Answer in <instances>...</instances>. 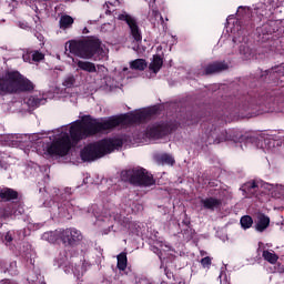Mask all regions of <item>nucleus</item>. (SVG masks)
I'll return each mask as SVG.
<instances>
[{
    "instance_id": "1",
    "label": "nucleus",
    "mask_w": 284,
    "mask_h": 284,
    "mask_svg": "<svg viewBox=\"0 0 284 284\" xmlns=\"http://www.w3.org/2000/svg\"><path fill=\"white\" fill-rule=\"evenodd\" d=\"M116 128V120L114 115L109 116L106 120L93 118L92 115H83L81 120H77L69 130V134H64L51 142L47 148V152L50 156H68L70 150H72L73 143H79L90 136H97L101 132L108 130H114Z\"/></svg>"
},
{
    "instance_id": "2",
    "label": "nucleus",
    "mask_w": 284,
    "mask_h": 284,
    "mask_svg": "<svg viewBox=\"0 0 284 284\" xmlns=\"http://www.w3.org/2000/svg\"><path fill=\"white\" fill-rule=\"evenodd\" d=\"M272 14L273 12L271 9H267V7H261L253 11H246L242 17L239 14L237 21L242 30H252L262 21H266L261 27L256 28L257 34L266 37L278 32V22H276V20H267Z\"/></svg>"
},
{
    "instance_id": "3",
    "label": "nucleus",
    "mask_w": 284,
    "mask_h": 284,
    "mask_svg": "<svg viewBox=\"0 0 284 284\" xmlns=\"http://www.w3.org/2000/svg\"><path fill=\"white\" fill-rule=\"evenodd\" d=\"M123 148V140L119 138L102 139L98 142L89 143L81 152L80 158L84 163L97 161V159H103L105 154H112L114 150Z\"/></svg>"
},
{
    "instance_id": "4",
    "label": "nucleus",
    "mask_w": 284,
    "mask_h": 284,
    "mask_svg": "<svg viewBox=\"0 0 284 284\" xmlns=\"http://www.w3.org/2000/svg\"><path fill=\"white\" fill-rule=\"evenodd\" d=\"M32 90H34V83L17 70L7 71L6 74L0 78V97L32 92Z\"/></svg>"
},
{
    "instance_id": "5",
    "label": "nucleus",
    "mask_w": 284,
    "mask_h": 284,
    "mask_svg": "<svg viewBox=\"0 0 284 284\" xmlns=\"http://www.w3.org/2000/svg\"><path fill=\"white\" fill-rule=\"evenodd\" d=\"M102 42L98 38H88L79 41H71L69 43V52L80 59H93V61H101L103 59Z\"/></svg>"
},
{
    "instance_id": "6",
    "label": "nucleus",
    "mask_w": 284,
    "mask_h": 284,
    "mask_svg": "<svg viewBox=\"0 0 284 284\" xmlns=\"http://www.w3.org/2000/svg\"><path fill=\"white\" fill-rule=\"evenodd\" d=\"M120 178L123 183H130L135 187H151L156 183L154 175L141 166L122 171Z\"/></svg>"
},
{
    "instance_id": "7",
    "label": "nucleus",
    "mask_w": 284,
    "mask_h": 284,
    "mask_svg": "<svg viewBox=\"0 0 284 284\" xmlns=\"http://www.w3.org/2000/svg\"><path fill=\"white\" fill-rule=\"evenodd\" d=\"M159 112V109L153 108L146 111H140L136 113H125L121 115H114L115 119V128L119 125H134V123H145L148 119H151Z\"/></svg>"
},
{
    "instance_id": "8",
    "label": "nucleus",
    "mask_w": 284,
    "mask_h": 284,
    "mask_svg": "<svg viewBox=\"0 0 284 284\" xmlns=\"http://www.w3.org/2000/svg\"><path fill=\"white\" fill-rule=\"evenodd\" d=\"M202 128L205 130L209 143L219 144L224 143V141H234V138H232L226 130L221 131V129H217L214 124L211 125V129H206L207 123H203Z\"/></svg>"
},
{
    "instance_id": "9",
    "label": "nucleus",
    "mask_w": 284,
    "mask_h": 284,
    "mask_svg": "<svg viewBox=\"0 0 284 284\" xmlns=\"http://www.w3.org/2000/svg\"><path fill=\"white\" fill-rule=\"evenodd\" d=\"M59 237L65 247H77L83 241L81 231L73 227L60 231Z\"/></svg>"
},
{
    "instance_id": "10",
    "label": "nucleus",
    "mask_w": 284,
    "mask_h": 284,
    "mask_svg": "<svg viewBox=\"0 0 284 284\" xmlns=\"http://www.w3.org/2000/svg\"><path fill=\"white\" fill-rule=\"evenodd\" d=\"M172 132V124L168 122H156L152 125H149L145 131V136L148 139H163V136H168Z\"/></svg>"
},
{
    "instance_id": "11",
    "label": "nucleus",
    "mask_w": 284,
    "mask_h": 284,
    "mask_svg": "<svg viewBox=\"0 0 284 284\" xmlns=\"http://www.w3.org/2000/svg\"><path fill=\"white\" fill-rule=\"evenodd\" d=\"M119 21H124L126 26H129L130 34L136 43H141L143 41V36L141 33V28H139V22L136 18L131 14L124 12L118 16Z\"/></svg>"
},
{
    "instance_id": "12",
    "label": "nucleus",
    "mask_w": 284,
    "mask_h": 284,
    "mask_svg": "<svg viewBox=\"0 0 284 284\" xmlns=\"http://www.w3.org/2000/svg\"><path fill=\"white\" fill-rule=\"evenodd\" d=\"M282 77H284L283 67H273L266 71H261L260 81H264L265 83H276Z\"/></svg>"
},
{
    "instance_id": "13",
    "label": "nucleus",
    "mask_w": 284,
    "mask_h": 284,
    "mask_svg": "<svg viewBox=\"0 0 284 284\" xmlns=\"http://www.w3.org/2000/svg\"><path fill=\"white\" fill-rule=\"evenodd\" d=\"M230 65L225 61H214L204 67L203 74L210 77L212 74H220V72H225L229 70Z\"/></svg>"
},
{
    "instance_id": "14",
    "label": "nucleus",
    "mask_w": 284,
    "mask_h": 284,
    "mask_svg": "<svg viewBox=\"0 0 284 284\" xmlns=\"http://www.w3.org/2000/svg\"><path fill=\"white\" fill-rule=\"evenodd\" d=\"M21 200V194L14 189L8 186H0V201L2 203H10V201Z\"/></svg>"
},
{
    "instance_id": "15",
    "label": "nucleus",
    "mask_w": 284,
    "mask_h": 284,
    "mask_svg": "<svg viewBox=\"0 0 284 284\" xmlns=\"http://www.w3.org/2000/svg\"><path fill=\"white\" fill-rule=\"evenodd\" d=\"M0 272L9 276H19L17 261L0 260Z\"/></svg>"
},
{
    "instance_id": "16",
    "label": "nucleus",
    "mask_w": 284,
    "mask_h": 284,
    "mask_svg": "<svg viewBox=\"0 0 284 284\" xmlns=\"http://www.w3.org/2000/svg\"><path fill=\"white\" fill-rule=\"evenodd\" d=\"M239 110H245V105L241 103L224 104L222 113H220V119H222V121H226L225 119L232 116V114H236Z\"/></svg>"
},
{
    "instance_id": "17",
    "label": "nucleus",
    "mask_w": 284,
    "mask_h": 284,
    "mask_svg": "<svg viewBox=\"0 0 284 284\" xmlns=\"http://www.w3.org/2000/svg\"><path fill=\"white\" fill-rule=\"evenodd\" d=\"M258 182L255 180L248 181L244 183L240 190L243 192V196L245 199H253V196H256V193L258 192Z\"/></svg>"
},
{
    "instance_id": "18",
    "label": "nucleus",
    "mask_w": 284,
    "mask_h": 284,
    "mask_svg": "<svg viewBox=\"0 0 284 284\" xmlns=\"http://www.w3.org/2000/svg\"><path fill=\"white\" fill-rule=\"evenodd\" d=\"M200 203L204 210H210V212H214V210H219L223 205V201L214 196L202 199Z\"/></svg>"
},
{
    "instance_id": "19",
    "label": "nucleus",
    "mask_w": 284,
    "mask_h": 284,
    "mask_svg": "<svg viewBox=\"0 0 284 284\" xmlns=\"http://www.w3.org/2000/svg\"><path fill=\"white\" fill-rule=\"evenodd\" d=\"M163 68V58L160 54H154L151 63L149 64L150 72L153 74H159Z\"/></svg>"
},
{
    "instance_id": "20",
    "label": "nucleus",
    "mask_w": 284,
    "mask_h": 284,
    "mask_svg": "<svg viewBox=\"0 0 284 284\" xmlns=\"http://www.w3.org/2000/svg\"><path fill=\"white\" fill-rule=\"evenodd\" d=\"M72 26H74V18H72V16L64 14L60 17V20H59L60 30H70Z\"/></svg>"
},
{
    "instance_id": "21",
    "label": "nucleus",
    "mask_w": 284,
    "mask_h": 284,
    "mask_svg": "<svg viewBox=\"0 0 284 284\" xmlns=\"http://www.w3.org/2000/svg\"><path fill=\"white\" fill-rule=\"evenodd\" d=\"M268 227H270V217L266 216L265 214L258 215L255 230L257 232H265V230Z\"/></svg>"
},
{
    "instance_id": "22",
    "label": "nucleus",
    "mask_w": 284,
    "mask_h": 284,
    "mask_svg": "<svg viewBox=\"0 0 284 284\" xmlns=\"http://www.w3.org/2000/svg\"><path fill=\"white\" fill-rule=\"evenodd\" d=\"M131 70H138V72H143L148 69V61L145 59H135L130 62Z\"/></svg>"
},
{
    "instance_id": "23",
    "label": "nucleus",
    "mask_w": 284,
    "mask_h": 284,
    "mask_svg": "<svg viewBox=\"0 0 284 284\" xmlns=\"http://www.w3.org/2000/svg\"><path fill=\"white\" fill-rule=\"evenodd\" d=\"M75 63L80 70H83V72H97V65L92 62L78 60Z\"/></svg>"
},
{
    "instance_id": "24",
    "label": "nucleus",
    "mask_w": 284,
    "mask_h": 284,
    "mask_svg": "<svg viewBox=\"0 0 284 284\" xmlns=\"http://www.w3.org/2000/svg\"><path fill=\"white\" fill-rule=\"evenodd\" d=\"M116 258H118V263H116L118 270H120V272H125V270H128V253L122 252L116 256Z\"/></svg>"
},
{
    "instance_id": "25",
    "label": "nucleus",
    "mask_w": 284,
    "mask_h": 284,
    "mask_svg": "<svg viewBox=\"0 0 284 284\" xmlns=\"http://www.w3.org/2000/svg\"><path fill=\"white\" fill-rule=\"evenodd\" d=\"M262 256L264 261H267V263H271V265H276L278 262V255L274 253V251H263Z\"/></svg>"
},
{
    "instance_id": "26",
    "label": "nucleus",
    "mask_w": 284,
    "mask_h": 284,
    "mask_svg": "<svg viewBox=\"0 0 284 284\" xmlns=\"http://www.w3.org/2000/svg\"><path fill=\"white\" fill-rule=\"evenodd\" d=\"M158 161L161 165H174L175 163L174 158L168 153L160 155Z\"/></svg>"
},
{
    "instance_id": "27",
    "label": "nucleus",
    "mask_w": 284,
    "mask_h": 284,
    "mask_svg": "<svg viewBox=\"0 0 284 284\" xmlns=\"http://www.w3.org/2000/svg\"><path fill=\"white\" fill-rule=\"evenodd\" d=\"M240 223L243 230H250V227H252V225L254 224V220L250 215H244L241 217Z\"/></svg>"
},
{
    "instance_id": "28",
    "label": "nucleus",
    "mask_w": 284,
    "mask_h": 284,
    "mask_svg": "<svg viewBox=\"0 0 284 284\" xmlns=\"http://www.w3.org/2000/svg\"><path fill=\"white\" fill-rule=\"evenodd\" d=\"M27 281L30 284H45V282L43 281V276H41V274L34 275V273H32L28 276Z\"/></svg>"
},
{
    "instance_id": "29",
    "label": "nucleus",
    "mask_w": 284,
    "mask_h": 284,
    "mask_svg": "<svg viewBox=\"0 0 284 284\" xmlns=\"http://www.w3.org/2000/svg\"><path fill=\"white\" fill-rule=\"evenodd\" d=\"M74 83H77V78L74 74H69L64 78L62 85L64 88H74Z\"/></svg>"
},
{
    "instance_id": "30",
    "label": "nucleus",
    "mask_w": 284,
    "mask_h": 284,
    "mask_svg": "<svg viewBox=\"0 0 284 284\" xmlns=\"http://www.w3.org/2000/svg\"><path fill=\"white\" fill-rule=\"evenodd\" d=\"M200 121H201V116H199V114L191 113L190 115H187L186 124L196 125V123H199Z\"/></svg>"
},
{
    "instance_id": "31",
    "label": "nucleus",
    "mask_w": 284,
    "mask_h": 284,
    "mask_svg": "<svg viewBox=\"0 0 284 284\" xmlns=\"http://www.w3.org/2000/svg\"><path fill=\"white\" fill-rule=\"evenodd\" d=\"M42 101H43L42 99L31 97L28 100V105H30L31 108H39Z\"/></svg>"
},
{
    "instance_id": "32",
    "label": "nucleus",
    "mask_w": 284,
    "mask_h": 284,
    "mask_svg": "<svg viewBox=\"0 0 284 284\" xmlns=\"http://www.w3.org/2000/svg\"><path fill=\"white\" fill-rule=\"evenodd\" d=\"M200 263L204 270H210V267H212V257L210 256L203 257L200 261Z\"/></svg>"
},
{
    "instance_id": "33",
    "label": "nucleus",
    "mask_w": 284,
    "mask_h": 284,
    "mask_svg": "<svg viewBox=\"0 0 284 284\" xmlns=\"http://www.w3.org/2000/svg\"><path fill=\"white\" fill-rule=\"evenodd\" d=\"M31 57L32 61H34L36 63H39L40 61H43V59H45V54L41 53L40 51H34Z\"/></svg>"
},
{
    "instance_id": "34",
    "label": "nucleus",
    "mask_w": 284,
    "mask_h": 284,
    "mask_svg": "<svg viewBox=\"0 0 284 284\" xmlns=\"http://www.w3.org/2000/svg\"><path fill=\"white\" fill-rule=\"evenodd\" d=\"M185 217L183 219L182 223L185 225L186 230H184V234L186 232H192V222L190 221V217H187V214L184 215Z\"/></svg>"
},
{
    "instance_id": "35",
    "label": "nucleus",
    "mask_w": 284,
    "mask_h": 284,
    "mask_svg": "<svg viewBox=\"0 0 284 284\" xmlns=\"http://www.w3.org/2000/svg\"><path fill=\"white\" fill-rule=\"evenodd\" d=\"M164 274H165L166 278H169L170 281H172V278H174V273L168 267H164Z\"/></svg>"
},
{
    "instance_id": "36",
    "label": "nucleus",
    "mask_w": 284,
    "mask_h": 284,
    "mask_svg": "<svg viewBox=\"0 0 284 284\" xmlns=\"http://www.w3.org/2000/svg\"><path fill=\"white\" fill-rule=\"evenodd\" d=\"M4 241L6 243H12L13 239H12V233L10 231L6 233Z\"/></svg>"
},
{
    "instance_id": "37",
    "label": "nucleus",
    "mask_w": 284,
    "mask_h": 284,
    "mask_svg": "<svg viewBox=\"0 0 284 284\" xmlns=\"http://www.w3.org/2000/svg\"><path fill=\"white\" fill-rule=\"evenodd\" d=\"M152 250H153L154 254L159 255V258H161V250L156 246H153Z\"/></svg>"
},
{
    "instance_id": "38",
    "label": "nucleus",
    "mask_w": 284,
    "mask_h": 284,
    "mask_svg": "<svg viewBox=\"0 0 284 284\" xmlns=\"http://www.w3.org/2000/svg\"><path fill=\"white\" fill-rule=\"evenodd\" d=\"M64 194H67V196H72V189L71 187H65L64 189Z\"/></svg>"
},
{
    "instance_id": "39",
    "label": "nucleus",
    "mask_w": 284,
    "mask_h": 284,
    "mask_svg": "<svg viewBox=\"0 0 284 284\" xmlns=\"http://www.w3.org/2000/svg\"><path fill=\"white\" fill-rule=\"evenodd\" d=\"M221 284H230V282H227V281H221Z\"/></svg>"
},
{
    "instance_id": "40",
    "label": "nucleus",
    "mask_w": 284,
    "mask_h": 284,
    "mask_svg": "<svg viewBox=\"0 0 284 284\" xmlns=\"http://www.w3.org/2000/svg\"><path fill=\"white\" fill-rule=\"evenodd\" d=\"M151 1H152L153 4L156 3V0H151Z\"/></svg>"
},
{
    "instance_id": "41",
    "label": "nucleus",
    "mask_w": 284,
    "mask_h": 284,
    "mask_svg": "<svg viewBox=\"0 0 284 284\" xmlns=\"http://www.w3.org/2000/svg\"><path fill=\"white\" fill-rule=\"evenodd\" d=\"M83 32H88V28H84V31Z\"/></svg>"
},
{
    "instance_id": "42",
    "label": "nucleus",
    "mask_w": 284,
    "mask_h": 284,
    "mask_svg": "<svg viewBox=\"0 0 284 284\" xmlns=\"http://www.w3.org/2000/svg\"><path fill=\"white\" fill-rule=\"evenodd\" d=\"M83 32H88V28H84V31Z\"/></svg>"
},
{
    "instance_id": "43",
    "label": "nucleus",
    "mask_w": 284,
    "mask_h": 284,
    "mask_svg": "<svg viewBox=\"0 0 284 284\" xmlns=\"http://www.w3.org/2000/svg\"><path fill=\"white\" fill-rule=\"evenodd\" d=\"M83 32H88V28H84V31Z\"/></svg>"
},
{
    "instance_id": "44",
    "label": "nucleus",
    "mask_w": 284,
    "mask_h": 284,
    "mask_svg": "<svg viewBox=\"0 0 284 284\" xmlns=\"http://www.w3.org/2000/svg\"><path fill=\"white\" fill-rule=\"evenodd\" d=\"M0 227H3V223L0 222Z\"/></svg>"
},
{
    "instance_id": "45",
    "label": "nucleus",
    "mask_w": 284,
    "mask_h": 284,
    "mask_svg": "<svg viewBox=\"0 0 284 284\" xmlns=\"http://www.w3.org/2000/svg\"><path fill=\"white\" fill-rule=\"evenodd\" d=\"M128 70V68H124L123 71L125 72Z\"/></svg>"
},
{
    "instance_id": "46",
    "label": "nucleus",
    "mask_w": 284,
    "mask_h": 284,
    "mask_svg": "<svg viewBox=\"0 0 284 284\" xmlns=\"http://www.w3.org/2000/svg\"><path fill=\"white\" fill-rule=\"evenodd\" d=\"M281 273L283 274V273H284V270H283V271H281Z\"/></svg>"
}]
</instances>
